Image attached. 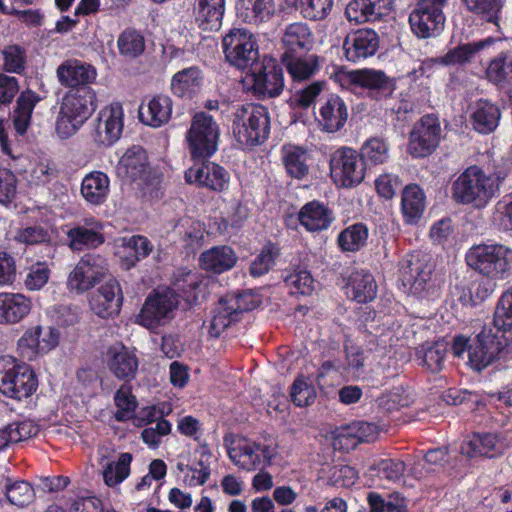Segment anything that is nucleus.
I'll list each match as a JSON object with an SVG mask.
<instances>
[{"label":"nucleus","instance_id":"31","mask_svg":"<svg viewBox=\"0 0 512 512\" xmlns=\"http://www.w3.org/2000/svg\"><path fill=\"white\" fill-rule=\"evenodd\" d=\"M379 45L377 34H348L343 49L349 61L357 62L374 55Z\"/></svg>","mask_w":512,"mask_h":512},{"label":"nucleus","instance_id":"36","mask_svg":"<svg viewBox=\"0 0 512 512\" xmlns=\"http://www.w3.org/2000/svg\"><path fill=\"white\" fill-rule=\"evenodd\" d=\"M152 251L151 242L144 236L134 235L122 238V246L118 254L126 269L131 268L137 261L147 257Z\"/></svg>","mask_w":512,"mask_h":512},{"label":"nucleus","instance_id":"42","mask_svg":"<svg viewBox=\"0 0 512 512\" xmlns=\"http://www.w3.org/2000/svg\"><path fill=\"white\" fill-rule=\"evenodd\" d=\"M0 489L9 503L19 508L28 506L35 499V491L26 481H12L10 478L3 477L0 481Z\"/></svg>","mask_w":512,"mask_h":512},{"label":"nucleus","instance_id":"4","mask_svg":"<svg viewBox=\"0 0 512 512\" xmlns=\"http://www.w3.org/2000/svg\"><path fill=\"white\" fill-rule=\"evenodd\" d=\"M270 131L269 114L265 107L247 104L239 107L233 120V133L244 147L264 142Z\"/></svg>","mask_w":512,"mask_h":512},{"label":"nucleus","instance_id":"50","mask_svg":"<svg viewBox=\"0 0 512 512\" xmlns=\"http://www.w3.org/2000/svg\"><path fill=\"white\" fill-rule=\"evenodd\" d=\"M238 320L237 315H234V312L228 307L223 298H221L212 311L208 332L212 337H219L227 327Z\"/></svg>","mask_w":512,"mask_h":512},{"label":"nucleus","instance_id":"40","mask_svg":"<svg viewBox=\"0 0 512 512\" xmlns=\"http://www.w3.org/2000/svg\"><path fill=\"white\" fill-rule=\"evenodd\" d=\"M273 0H239L237 13L244 22L258 24L266 21L274 12Z\"/></svg>","mask_w":512,"mask_h":512},{"label":"nucleus","instance_id":"28","mask_svg":"<svg viewBox=\"0 0 512 512\" xmlns=\"http://www.w3.org/2000/svg\"><path fill=\"white\" fill-rule=\"evenodd\" d=\"M448 352V343L444 340L425 342L415 350L418 364L426 370L437 373L444 368Z\"/></svg>","mask_w":512,"mask_h":512},{"label":"nucleus","instance_id":"56","mask_svg":"<svg viewBox=\"0 0 512 512\" xmlns=\"http://www.w3.org/2000/svg\"><path fill=\"white\" fill-rule=\"evenodd\" d=\"M223 300L239 319L243 312L251 311L260 304L258 295L252 291L228 294Z\"/></svg>","mask_w":512,"mask_h":512},{"label":"nucleus","instance_id":"9","mask_svg":"<svg viewBox=\"0 0 512 512\" xmlns=\"http://www.w3.org/2000/svg\"><path fill=\"white\" fill-rule=\"evenodd\" d=\"M60 340V332L53 326L36 325L24 331L17 341L16 351L20 358L34 361L54 350Z\"/></svg>","mask_w":512,"mask_h":512},{"label":"nucleus","instance_id":"34","mask_svg":"<svg viewBox=\"0 0 512 512\" xmlns=\"http://www.w3.org/2000/svg\"><path fill=\"white\" fill-rule=\"evenodd\" d=\"M102 225L99 222H93L90 228L86 226H77L67 232L69 247L73 251H82L84 249L96 248L104 242L101 234Z\"/></svg>","mask_w":512,"mask_h":512},{"label":"nucleus","instance_id":"23","mask_svg":"<svg viewBox=\"0 0 512 512\" xmlns=\"http://www.w3.org/2000/svg\"><path fill=\"white\" fill-rule=\"evenodd\" d=\"M106 361L111 373L120 380L130 381L136 377L139 360L134 351L123 345L107 350Z\"/></svg>","mask_w":512,"mask_h":512},{"label":"nucleus","instance_id":"11","mask_svg":"<svg viewBox=\"0 0 512 512\" xmlns=\"http://www.w3.org/2000/svg\"><path fill=\"white\" fill-rule=\"evenodd\" d=\"M116 173L123 180L134 182L142 189L159 183L158 177L151 173L146 151L140 146L126 150L118 161Z\"/></svg>","mask_w":512,"mask_h":512},{"label":"nucleus","instance_id":"7","mask_svg":"<svg viewBox=\"0 0 512 512\" xmlns=\"http://www.w3.org/2000/svg\"><path fill=\"white\" fill-rule=\"evenodd\" d=\"M512 343L509 337L492 328L484 327L468 349V359L472 368L481 371L490 365L498 356L509 354Z\"/></svg>","mask_w":512,"mask_h":512},{"label":"nucleus","instance_id":"29","mask_svg":"<svg viewBox=\"0 0 512 512\" xmlns=\"http://www.w3.org/2000/svg\"><path fill=\"white\" fill-rule=\"evenodd\" d=\"M199 261L203 270L220 274L235 266L237 256L231 247L222 245L204 251Z\"/></svg>","mask_w":512,"mask_h":512},{"label":"nucleus","instance_id":"63","mask_svg":"<svg viewBox=\"0 0 512 512\" xmlns=\"http://www.w3.org/2000/svg\"><path fill=\"white\" fill-rule=\"evenodd\" d=\"M117 45L120 54L129 58L139 56L145 49L142 34H120Z\"/></svg>","mask_w":512,"mask_h":512},{"label":"nucleus","instance_id":"57","mask_svg":"<svg viewBox=\"0 0 512 512\" xmlns=\"http://www.w3.org/2000/svg\"><path fill=\"white\" fill-rule=\"evenodd\" d=\"M370 471H377L379 476L391 482L400 480L404 471L405 463L401 460L386 458L377 459L369 466Z\"/></svg>","mask_w":512,"mask_h":512},{"label":"nucleus","instance_id":"2","mask_svg":"<svg viewBox=\"0 0 512 512\" xmlns=\"http://www.w3.org/2000/svg\"><path fill=\"white\" fill-rule=\"evenodd\" d=\"M500 178L486 173L473 165L466 168L454 181L453 198L462 204H470L476 208L485 207L499 192Z\"/></svg>","mask_w":512,"mask_h":512},{"label":"nucleus","instance_id":"59","mask_svg":"<svg viewBox=\"0 0 512 512\" xmlns=\"http://www.w3.org/2000/svg\"><path fill=\"white\" fill-rule=\"evenodd\" d=\"M51 271L46 263L38 262L27 269L24 286L28 291H40L48 283Z\"/></svg>","mask_w":512,"mask_h":512},{"label":"nucleus","instance_id":"32","mask_svg":"<svg viewBox=\"0 0 512 512\" xmlns=\"http://www.w3.org/2000/svg\"><path fill=\"white\" fill-rule=\"evenodd\" d=\"M281 155L284 167L291 177L302 179L308 174L311 157L307 149L287 144L282 147Z\"/></svg>","mask_w":512,"mask_h":512},{"label":"nucleus","instance_id":"16","mask_svg":"<svg viewBox=\"0 0 512 512\" xmlns=\"http://www.w3.org/2000/svg\"><path fill=\"white\" fill-rule=\"evenodd\" d=\"M441 127L438 117L429 114L414 124L410 133L408 152L415 158L430 155L438 146Z\"/></svg>","mask_w":512,"mask_h":512},{"label":"nucleus","instance_id":"10","mask_svg":"<svg viewBox=\"0 0 512 512\" xmlns=\"http://www.w3.org/2000/svg\"><path fill=\"white\" fill-rule=\"evenodd\" d=\"M330 175L338 186L354 187L365 177V164L356 150L342 147L331 155Z\"/></svg>","mask_w":512,"mask_h":512},{"label":"nucleus","instance_id":"26","mask_svg":"<svg viewBox=\"0 0 512 512\" xmlns=\"http://www.w3.org/2000/svg\"><path fill=\"white\" fill-rule=\"evenodd\" d=\"M172 100L166 95H155L139 108L140 120L148 126L157 128L166 124L172 114Z\"/></svg>","mask_w":512,"mask_h":512},{"label":"nucleus","instance_id":"19","mask_svg":"<svg viewBox=\"0 0 512 512\" xmlns=\"http://www.w3.org/2000/svg\"><path fill=\"white\" fill-rule=\"evenodd\" d=\"M185 179L190 184L222 192L229 186L230 175L225 168L214 162H202L190 167L185 172Z\"/></svg>","mask_w":512,"mask_h":512},{"label":"nucleus","instance_id":"61","mask_svg":"<svg viewBox=\"0 0 512 512\" xmlns=\"http://www.w3.org/2000/svg\"><path fill=\"white\" fill-rule=\"evenodd\" d=\"M114 400L117 406L116 419L118 421L130 419L137 405L136 398L132 395L131 389L125 385L121 386L116 392Z\"/></svg>","mask_w":512,"mask_h":512},{"label":"nucleus","instance_id":"62","mask_svg":"<svg viewBox=\"0 0 512 512\" xmlns=\"http://www.w3.org/2000/svg\"><path fill=\"white\" fill-rule=\"evenodd\" d=\"M487 75L489 79L497 84L512 83V59L499 57L491 61Z\"/></svg>","mask_w":512,"mask_h":512},{"label":"nucleus","instance_id":"18","mask_svg":"<svg viewBox=\"0 0 512 512\" xmlns=\"http://www.w3.org/2000/svg\"><path fill=\"white\" fill-rule=\"evenodd\" d=\"M123 107L119 102H113L103 107L97 117L94 140L98 144L110 146L119 140L123 131Z\"/></svg>","mask_w":512,"mask_h":512},{"label":"nucleus","instance_id":"6","mask_svg":"<svg viewBox=\"0 0 512 512\" xmlns=\"http://www.w3.org/2000/svg\"><path fill=\"white\" fill-rule=\"evenodd\" d=\"M220 128L214 118L206 112L194 114L186 133V142L193 159L211 157L218 149Z\"/></svg>","mask_w":512,"mask_h":512},{"label":"nucleus","instance_id":"8","mask_svg":"<svg viewBox=\"0 0 512 512\" xmlns=\"http://www.w3.org/2000/svg\"><path fill=\"white\" fill-rule=\"evenodd\" d=\"M334 78L343 87L354 85L367 89L376 99L390 97L396 88L395 80L388 77L382 70L365 68L346 71L341 69L335 73Z\"/></svg>","mask_w":512,"mask_h":512},{"label":"nucleus","instance_id":"52","mask_svg":"<svg viewBox=\"0 0 512 512\" xmlns=\"http://www.w3.org/2000/svg\"><path fill=\"white\" fill-rule=\"evenodd\" d=\"M286 4L299 8L305 18L320 20L325 18L333 7V0H285Z\"/></svg>","mask_w":512,"mask_h":512},{"label":"nucleus","instance_id":"64","mask_svg":"<svg viewBox=\"0 0 512 512\" xmlns=\"http://www.w3.org/2000/svg\"><path fill=\"white\" fill-rule=\"evenodd\" d=\"M290 397L298 407L311 405L316 398L315 388L302 379H296L291 387Z\"/></svg>","mask_w":512,"mask_h":512},{"label":"nucleus","instance_id":"5","mask_svg":"<svg viewBox=\"0 0 512 512\" xmlns=\"http://www.w3.org/2000/svg\"><path fill=\"white\" fill-rule=\"evenodd\" d=\"M38 381L33 369L9 355L0 356V391L17 400L30 397Z\"/></svg>","mask_w":512,"mask_h":512},{"label":"nucleus","instance_id":"39","mask_svg":"<svg viewBox=\"0 0 512 512\" xmlns=\"http://www.w3.org/2000/svg\"><path fill=\"white\" fill-rule=\"evenodd\" d=\"M39 431L38 425L32 420L14 422L0 428V452L10 445L35 436Z\"/></svg>","mask_w":512,"mask_h":512},{"label":"nucleus","instance_id":"27","mask_svg":"<svg viewBox=\"0 0 512 512\" xmlns=\"http://www.w3.org/2000/svg\"><path fill=\"white\" fill-rule=\"evenodd\" d=\"M31 300L20 293H0V324H16L31 311Z\"/></svg>","mask_w":512,"mask_h":512},{"label":"nucleus","instance_id":"1","mask_svg":"<svg viewBox=\"0 0 512 512\" xmlns=\"http://www.w3.org/2000/svg\"><path fill=\"white\" fill-rule=\"evenodd\" d=\"M98 107L97 93L91 86L67 91L59 106L55 130L61 139L74 135Z\"/></svg>","mask_w":512,"mask_h":512},{"label":"nucleus","instance_id":"21","mask_svg":"<svg viewBox=\"0 0 512 512\" xmlns=\"http://www.w3.org/2000/svg\"><path fill=\"white\" fill-rule=\"evenodd\" d=\"M431 266L416 255H410L400 264V280L405 292L421 294L431 276Z\"/></svg>","mask_w":512,"mask_h":512},{"label":"nucleus","instance_id":"35","mask_svg":"<svg viewBox=\"0 0 512 512\" xmlns=\"http://www.w3.org/2000/svg\"><path fill=\"white\" fill-rule=\"evenodd\" d=\"M282 62L294 82H301L309 79L320 68L318 57L316 55L296 57L285 52L282 55Z\"/></svg>","mask_w":512,"mask_h":512},{"label":"nucleus","instance_id":"12","mask_svg":"<svg viewBox=\"0 0 512 512\" xmlns=\"http://www.w3.org/2000/svg\"><path fill=\"white\" fill-rule=\"evenodd\" d=\"M108 272L107 261L100 255L83 256L70 272L67 288L70 292L83 294L93 288Z\"/></svg>","mask_w":512,"mask_h":512},{"label":"nucleus","instance_id":"46","mask_svg":"<svg viewBox=\"0 0 512 512\" xmlns=\"http://www.w3.org/2000/svg\"><path fill=\"white\" fill-rule=\"evenodd\" d=\"M132 454L121 453L116 461H106L102 467L104 483L109 487H116L130 475Z\"/></svg>","mask_w":512,"mask_h":512},{"label":"nucleus","instance_id":"3","mask_svg":"<svg viewBox=\"0 0 512 512\" xmlns=\"http://www.w3.org/2000/svg\"><path fill=\"white\" fill-rule=\"evenodd\" d=\"M467 265L487 279L505 280L512 275V248L500 243H482L466 253Z\"/></svg>","mask_w":512,"mask_h":512},{"label":"nucleus","instance_id":"25","mask_svg":"<svg viewBox=\"0 0 512 512\" xmlns=\"http://www.w3.org/2000/svg\"><path fill=\"white\" fill-rule=\"evenodd\" d=\"M300 224L310 232H319L330 227L334 220L332 210L324 203L313 200L302 206L298 213Z\"/></svg>","mask_w":512,"mask_h":512},{"label":"nucleus","instance_id":"47","mask_svg":"<svg viewBox=\"0 0 512 512\" xmlns=\"http://www.w3.org/2000/svg\"><path fill=\"white\" fill-rule=\"evenodd\" d=\"M39 100V96L31 90L21 93L13 113V123L17 133L22 135L26 132L34 107Z\"/></svg>","mask_w":512,"mask_h":512},{"label":"nucleus","instance_id":"38","mask_svg":"<svg viewBox=\"0 0 512 512\" xmlns=\"http://www.w3.org/2000/svg\"><path fill=\"white\" fill-rule=\"evenodd\" d=\"M502 450V443L496 435L491 433L475 434L461 448L462 454L468 457L486 456L491 458L500 454Z\"/></svg>","mask_w":512,"mask_h":512},{"label":"nucleus","instance_id":"15","mask_svg":"<svg viewBox=\"0 0 512 512\" xmlns=\"http://www.w3.org/2000/svg\"><path fill=\"white\" fill-rule=\"evenodd\" d=\"M246 80L252 82L254 91L270 97L278 96L284 88L283 70L276 60L264 56L251 71L246 72Z\"/></svg>","mask_w":512,"mask_h":512},{"label":"nucleus","instance_id":"53","mask_svg":"<svg viewBox=\"0 0 512 512\" xmlns=\"http://www.w3.org/2000/svg\"><path fill=\"white\" fill-rule=\"evenodd\" d=\"M368 237V229L362 223L351 225L338 236V243L342 250L354 252L359 250Z\"/></svg>","mask_w":512,"mask_h":512},{"label":"nucleus","instance_id":"30","mask_svg":"<svg viewBox=\"0 0 512 512\" xmlns=\"http://www.w3.org/2000/svg\"><path fill=\"white\" fill-rule=\"evenodd\" d=\"M445 17L438 7H428L419 3L409 16L413 32H437L443 29Z\"/></svg>","mask_w":512,"mask_h":512},{"label":"nucleus","instance_id":"20","mask_svg":"<svg viewBox=\"0 0 512 512\" xmlns=\"http://www.w3.org/2000/svg\"><path fill=\"white\" fill-rule=\"evenodd\" d=\"M123 301L122 290L116 279H109L90 297L91 310L101 318H111L120 312Z\"/></svg>","mask_w":512,"mask_h":512},{"label":"nucleus","instance_id":"51","mask_svg":"<svg viewBox=\"0 0 512 512\" xmlns=\"http://www.w3.org/2000/svg\"><path fill=\"white\" fill-rule=\"evenodd\" d=\"M496 39L488 37L485 40H481L475 43H468L460 45L453 50L449 51L442 59L441 63L446 65L461 64L469 61L473 55L482 49L487 48L493 44Z\"/></svg>","mask_w":512,"mask_h":512},{"label":"nucleus","instance_id":"14","mask_svg":"<svg viewBox=\"0 0 512 512\" xmlns=\"http://www.w3.org/2000/svg\"><path fill=\"white\" fill-rule=\"evenodd\" d=\"M223 50L228 62L246 72L261 61L253 34H225Z\"/></svg>","mask_w":512,"mask_h":512},{"label":"nucleus","instance_id":"54","mask_svg":"<svg viewBox=\"0 0 512 512\" xmlns=\"http://www.w3.org/2000/svg\"><path fill=\"white\" fill-rule=\"evenodd\" d=\"M494 327L500 333L512 330V286L503 292L494 313Z\"/></svg>","mask_w":512,"mask_h":512},{"label":"nucleus","instance_id":"37","mask_svg":"<svg viewBox=\"0 0 512 512\" xmlns=\"http://www.w3.org/2000/svg\"><path fill=\"white\" fill-rule=\"evenodd\" d=\"M425 209V194L416 184L404 188L401 200V211L405 221L416 223L423 215Z\"/></svg>","mask_w":512,"mask_h":512},{"label":"nucleus","instance_id":"22","mask_svg":"<svg viewBox=\"0 0 512 512\" xmlns=\"http://www.w3.org/2000/svg\"><path fill=\"white\" fill-rule=\"evenodd\" d=\"M97 70L91 64L77 59H68L60 64L56 70L58 82L71 89L90 86L97 78Z\"/></svg>","mask_w":512,"mask_h":512},{"label":"nucleus","instance_id":"55","mask_svg":"<svg viewBox=\"0 0 512 512\" xmlns=\"http://www.w3.org/2000/svg\"><path fill=\"white\" fill-rule=\"evenodd\" d=\"M100 0H80L78 3L73 17L63 16L56 23V32H66L75 28L78 17L95 14L99 11Z\"/></svg>","mask_w":512,"mask_h":512},{"label":"nucleus","instance_id":"60","mask_svg":"<svg viewBox=\"0 0 512 512\" xmlns=\"http://www.w3.org/2000/svg\"><path fill=\"white\" fill-rule=\"evenodd\" d=\"M279 255L278 248L273 244L263 247L259 255L254 259L250 266V273L254 277H259L267 273L275 264V259Z\"/></svg>","mask_w":512,"mask_h":512},{"label":"nucleus","instance_id":"41","mask_svg":"<svg viewBox=\"0 0 512 512\" xmlns=\"http://www.w3.org/2000/svg\"><path fill=\"white\" fill-rule=\"evenodd\" d=\"M377 286L372 274L356 271L350 276L347 294L358 303H366L376 297Z\"/></svg>","mask_w":512,"mask_h":512},{"label":"nucleus","instance_id":"48","mask_svg":"<svg viewBox=\"0 0 512 512\" xmlns=\"http://www.w3.org/2000/svg\"><path fill=\"white\" fill-rule=\"evenodd\" d=\"M44 512H98L95 497L80 494H67L62 497V505H50Z\"/></svg>","mask_w":512,"mask_h":512},{"label":"nucleus","instance_id":"44","mask_svg":"<svg viewBox=\"0 0 512 512\" xmlns=\"http://www.w3.org/2000/svg\"><path fill=\"white\" fill-rule=\"evenodd\" d=\"M202 84V75L198 68L190 67L176 73L171 80V90L178 97H190Z\"/></svg>","mask_w":512,"mask_h":512},{"label":"nucleus","instance_id":"33","mask_svg":"<svg viewBox=\"0 0 512 512\" xmlns=\"http://www.w3.org/2000/svg\"><path fill=\"white\" fill-rule=\"evenodd\" d=\"M109 190L110 180L103 172L93 171L82 180L81 194L90 204H102L107 199Z\"/></svg>","mask_w":512,"mask_h":512},{"label":"nucleus","instance_id":"43","mask_svg":"<svg viewBox=\"0 0 512 512\" xmlns=\"http://www.w3.org/2000/svg\"><path fill=\"white\" fill-rule=\"evenodd\" d=\"M201 276L192 271L180 270L175 274L173 287L175 296L182 297L187 303L192 304L198 300Z\"/></svg>","mask_w":512,"mask_h":512},{"label":"nucleus","instance_id":"49","mask_svg":"<svg viewBox=\"0 0 512 512\" xmlns=\"http://www.w3.org/2000/svg\"><path fill=\"white\" fill-rule=\"evenodd\" d=\"M389 150V144L386 140L380 137H372L362 144L359 156L365 166H376L388 160Z\"/></svg>","mask_w":512,"mask_h":512},{"label":"nucleus","instance_id":"58","mask_svg":"<svg viewBox=\"0 0 512 512\" xmlns=\"http://www.w3.org/2000/svg\"><path fill=\"white\" fill-rule=\"evenodd\" d=\"M291 294L310 295L314 290V279L307 270H297L284 278Z\"/></svg>","mask_w":512,"mask_h":512},{"label":"nucleus","instance_id":"24","mask_svg":"<svg viewBox=\"0 0 512 512\" xmlns=\"http://www.w3.org/2000/svg\"><path fill=\"white\" fill-rule=\"evenodd\" d=\"M347 119V106L339 96L332 95L320 105L318 122L326 132L341 130Z\"/></svg>","mask_w":512,"mask_h":512},{"label":"nucleus","instance_id":"13","mask_svg":"<svg viewBox=\"0 0 512 512\" xmlns=\"http://www.w3.org/2000/svg\"><path fill=\"white\" fill-rule=\"evenodd\" d=\"M177 305L178 299L173 290L157 289L147 297L136 322L148 329H154L172 317Z\"/></svg>","mask_w":512,"mask_h":512},{"label":"nucleus","instance_id":"45","mask_svg":"<svg viewBox=\"0 0 512 512\" xmlns=\"http://www.w3.org/2000/svg\"><path fill=\"white\" fill-rule=\"evenodd\" d=\"M472 119L477 131L483 134L490 133L498 126L500 110L491 102L480 100L476 104Z\"/></svg>","mask_w":512,"mask_h":512},{"label":"nucleus","instance_id":"17","mask_svg":"<svg viewBox=\"0 0 512 512\" xmlns=\"http://www.w3.org/2000/svg\"><path fill=\"white\" fill-rule=\"evenodd\" d=\"M230 460L240 469L253 471L269 464L274 450L267 445L239 439L234 441L227 449Z\"/></svg>","mask_w":512,"mask_h":512}]
</instances>
